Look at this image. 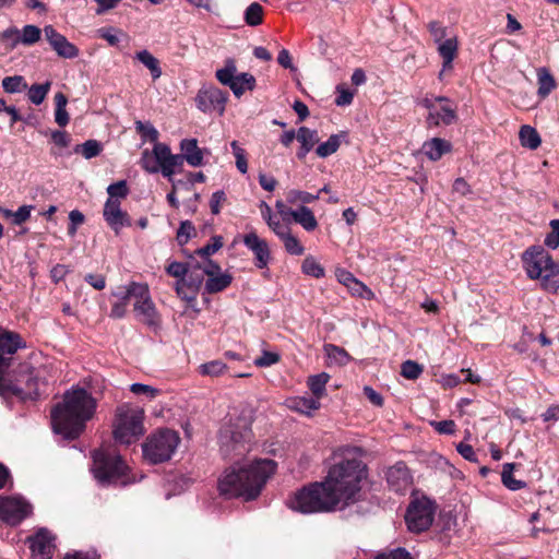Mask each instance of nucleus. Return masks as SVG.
<instances>
[{
  "mask_svg": "<svg viewBox=\"0 0 559 559\" xmlns=\"http://www.w3.org/2000/svg\"><path fill=\"white\" fill-rule=\"evenodd\" d=\"M25 347L26 342L19 333L0 326V396L7 404L13 400L34 401L39 396L38 379L29 365H21L16 376L7 374L14 360V354Z\"/></svg>",
  "mask_w": 559,
  "mask_h": 559,
  "instance_id": "f257e3e1",
  "label": "nucleus"
},
{
  "mask_svg": "<svg viewBox=\"0 0 559 559\" xmlns=\"http://www.w3.org/2000/svg\"><path fill=\"white\" fill-rule=\"evenodd\" d=\"M96 409V401L83 388L67 391L63 401L51 409L53 430L68 440L78 439Z\"/></svg>",
  "mask_w": 559,
  "mask_h": 559,
  "instance_id": "f03ea898",
  "label": "nucleus"
},
{
  "mask_svg": "<svg viewBox=\"0 0 559 559\" xmlns=\"http://www.w3.org/2000/svg\"><path fill=\"white\" fill-rule=\"evenodd\" d=\"M273 460H255L253 463L226 469L218 479L219 493L228 498L241 497L246 501L258 498L267 479L275 473Z\"/></svg>",
  "mask_w": 559,
  "mask_h": 559,
  "instance_id": "7ed1b4c3",
  "label": "nucleus"
},
{
  "mask_svg": "<svg viewBox=\"0 0 559 559\" xmlns=\"http://www.w3.org/2000/svg\"><path fill=\"white\" fill-rule=\"evenodd\" d=\"M367 478V465L358 459H343L330 467L324 478L329 490L336 496L337 502H355L361 490V483Z\"/></svg>",
  "mask_w": 559,
  "mask_h": 559,
  "instance_id": "20e7f679",
  "label": "nucleus"
},
{
  "mask_svg": "<svg viewBox=\"0 0 559 559\" xmlns=\"http://www.w3.org/2000/svg\"><path fill=\"white\" fill-rule=\"evenodd\" d=\"M522 263L531 280H538L540 287L551 294L559 289V260L555 261L543 246H531L522 253Z\"/></svg>",
  "mask_w": 559,
  "mask_h": 559,
  "instance_id": "39448f33",
  "label": "nucleus"
},
{
  "mask_svg": "<svg viewBox=\"0 0 559 559\" xmlns=\"http://www.w3.org/2000/svg\"><path fill=\"white\" fill-rule=\"evenodd\" d=\"M326 486L324 480L304 486L294 493L287 506L304 514L334 511L340 503Z\"/></svg>",
  "mask_w": 559,
  "mask_h": 559,
  "instance_id": "423d86ee",
  "label": "nucleus"
},
{
  "mask_svg": "<svg viewBox=\"0 0 559 559\" xmlns=\"http://www.w3.org/2000/svg\"><path fill=\"white\" fill-rule=\"evenodd\" d=\"M144 409L130 403H123L116 408L112 423V436L116 442L131 444L144 433Z\"/></svg>",
  "mask_w": 559,
  "mask_h": 559,
  "instance_id": "0eeeda50",
  "label": "nucleus"
},
{
  "mask_svg": "<svg viewBox=\"0 0 559 559\" xmlns=\"http://www.w3.org/2000/svg\"><path fill=\"white\" fill-rule=\"evenodd\" d=\"M252 430L242 419H237L221 429V452L225 457L237 460L250 451Z\"/></svg>",
  "mask_w": 559,
  "mask_h": 559,
  "instance_id": "6e6552de",
  "label": "nucleus"
},
{
  "mask_svg": "<svg viewBox=\"0 0 559 559\" xmlns=\"http://www.w3.org/2000/svg\"><path fill=\"white\" fill-rule=\"evenodd\" d=\"M180 436L169 428H162L150 435L142 444L143 456L152 464L167 462L176 452Z\"/></svg>",
  "mask_w": 559,
  "mask_h": 559,
  "instance_id": "1a4fd4ad",
  "label": "nucleus"
},
{
  "mask_svg": "<svg viewBox=\"0 0 559 559\" xmlns=\"http://www.w3.org/2000/svg\"><path fill=\"white\" fill-rule=\"evenodd\" d=\"M92 471L95 478L105 486L122 480L128 466L119 454L100 449L93 453Z\"/></svg>",
  "mask_w": 559,
  "mask_h": 559,
  "instance_id": "9d476101",
  "label": "nucleus"
},
{
  "mask_svg": "<svg viewBox=\"0 0 559 559\" xmlns=\"http://www.w3.org/2000/svg\"><path fill=\"white\" fill-rule=\"evenodd\" d=\"M435 504L426 497L413 500L406 511L405 522L411 532L421 533L427 531L435 519Z\"/></svg>",
  "mask_w": 559,
  "mask_h": 559,
  "instance_id": "9b49d317",
  "label": "nucleus"
},
{
  "mask_svg": "<svg viewBox=\"0 0 559 559\" xmlns=\"http://www.w3.org/2000/svg\"><path fill=\"white\" fill-rule=\"evenodd\" d=\"M31 512V506L21 498L0 496V521L15 526L25 520Z\"/></svg>",
  "mask_w": 559,
  "mask_h": 559,
  "instance_id": "f8f14e48",
  "label": "nucleus"
},
{
  "mask_svg": "<svg viewBox=\"0 0 559 559\" xmlns=\"http://www.w3.org/2000/svg\"><path fill=\"white\" fill-rule=\"evenodd\" d=\"M228 99V93L216 86L202 87L199 90L195 104L203 112L218 111L222 115L225 110V104Z\"/></svg>",
  "mask_w": 559,
  "mask_h": 559,
  "instance_id": "ddd939ff",
  "label": "nucleus"
},
{
  "mask_svg": "<svg viewBox=\"0 0 559 559\" xmlns=\"http://www.w3.org/2000/svg\"><path fill=\"white\" fill-rule=\"evenodd\" d=\"M133 310L140 321L150 328H158L160 325L159 313L151 298L147 284L144 285L142 293L134 301Z\"/></svg>",
  "mask_w": 559,
  "mask_h": 559,
  "instance_id": "4468645a",
  "label": "nucleus"
},
{
  "mask_svg": "<svg viewBox=\"0 0 559 559\" xmlns=\"http://www.w3.org/2000/svg\"><path fill=\"white\" fill-rule=\"evenodd\" d=\"M242 242L252 252L254 266L260 270L266 269L272 260L267 241L260 238L255 231H250L243 236Z\"/></svg>",
  "mask_w": 559,
  "mask_h": 559,
  "instance_id": "2eb2a0df",
  "label": "nucleus"
},
{
  "mask_svg": "<svg viewBox=\"0 0 559 559\" xmlns=\"http://www.w3.org/2000/svg\"><path fill=\"white\" fill-rule=\"evenodd\" d=\"M32 554L38 559H51L55 551V536L47 528H39L33 536L27 537Z\"/></svg>",
  "mask_w": 559,
  "mask_h": 559,
  "instance_id": "dca6fc26",
  "label": "nucleus"
},
{
  "mask_svg": "<svg viewBox=\"0 0 559 559\" xmlns=\"http://www.w3.org/2000/svg\"><path fill=\"white\" fill-rule=\"evenodd\" d=\"M103 216L116 235H119L123 227H130L132 225L128 212L121 210V202L107 200L103 209Z\"/></svg>",
  "mask_w": 559,
  "mask_h": 559,
  "instance_id": "f3484780",
  "label": "nucleus"
},
{
  "mask_svg": "<svg viewBox=\"0 0 559 559\" xmlns=\"http://www.w3.org/2000/svg\"><path fill=\"white\" fill-rule=\"evenodd\" d=\"M435 100L440 103V109L428 114L426 121L429 127H439L441 123L450 126L457 120L456 106L445 96H436Z\"/></svg>",
  "mask_w": 559,
  "mask_h": 559,
  "instance_id": "a211bd4d",
  "label": "nucleus"
},
{
  "mask_svg": "<svg viewBox=\"0 0 559 559\" xmlns=\"http://www.w3.org/2000/svg\"><path fill=\"white\" fill-rule=\"evenodd\" d=\"M389 487L397 493L406 492L412 484V474L404 462H396L385 473Z\"/></svg>",
  "mask_w": 559,
  "mask_h": 559,
  "instance_id": "6ab92c4d",
  "label": "nucleus"
},
{
  "mask_svg": "<svg viewBox=\"0 0 559 559\" xmlns=\"http://www.w3.org/2000/svg\"><path fill=\"white\" fill-rule=\"evenodd\" d=\"M46 39L58 53V56L67 59L75 58L79 55L76 46L71 44L66 36L55 29L53 26L47 25L44 28Z\"/></svg>",
  "mask_w": 559,
  "mask_h": 559,
  "instance_id": "aec40b11",
  "label": "nucleus"
},
{
  "mask_svg": "<svg viewBox=\"0 0 559 559\" xmlns=\"http://www.w3.org/2000/svg\"><path fill=\"white\" fill-rule=\"evenodd\" d=\"M236 70L235 61L227 60L225 67L216 71L215 76L223 85L228 86L236 97H240L245 93V87L238 85L235 76Z\"/></svg>",
  "mask_w": 559,
  "mask_h": 559,
  "instance_id": "412c9836",
  "label": "nucleus"
},
{
  "mask_svg": "<svg viewBox=\"0 0 559 559\" xmlns=\"http://www.w3.org/2000/svg\"><path fill=\"white\" fill-rule=\"evenodd\" d=\"M297 141L300 143L296 156L299 160H305L308 153L319 142L318 131L307 127H300L297 131Z\"/></svg>",
  "mask_w": 559,
  "mask_h": 559,
  "instance_id": "4be33fe9",
  "label": "nucleus"
},
{
  "mask_svg": "<svg viewBox=\"0 0 559 559\" xmlns=\"http://www.w3.org/2000/svg\"><path fill=\"white\" fill-rule=\"evenodd\" d=\"M452 145L441 138H433L423 144V153L433 162L439 160L445 153L451 152Z\"/></svg>",
  "mask_w": 559,
  "mask_h": 559,
  "instance_id": "5701e85b",
  "label": "nucleus"
},
{
  "mask_svg": "<svg viewBox=\"0 0 559 559\" xmlns=\"http://www.w3.org/2000/svg\"><path fill=\"white\" fill-rule=\"evenodd\" d=\"M144 285V283L130 282L128 285L118 286L111 294L117 298V302L123 304L128 308L131 299L138 300Z\"/></svg>",
  "mask_w": 559,
  "mask_h": 559,
  "instance_id": "b1692460",
  "label": "nucleus"
},
{
  "mask_svg": "<svg viewBox=\"0 0 559 559\" xmlns=\"http://www.w3.org/2000/svg\"><path fill=\"white\" fill-rule=\"evenodd\" d=\"M459 43L456 37L447 38L439 43L438 52L442 58V70H451L457 55Z\"/></svg>",
  "mask_w": 559,
  "mask_h": 559,
  "instance_id": "393cba45",
  "label": "nucleus"
},
{
  "mask_svg": "<svg viewBox=\"0 0 559 559\" xmlns=\"http://www.w3.org/2000/svg\"><path fill=\"white\" fill-rule=\"evenodd\" d=\"M180 148L186 162L192 167L203 165V152L198 146L195 139H185L180 143Z\"/></svg>",
  "mask_w": 559,
  "mask_h": 559,
  "instance_id": "a878e982",
  "label": "nucleus"
},
{
  "mask_svg": "<svg viewBox=\"0 0 559 559\" xmlns=\"http://www.w3.org/2000/svg\"><path fill=\"white\" fill-rule=\"evenodd\" d=\"M288 215H290L293 219L300 224L307 231H312L318 227V222L313 212L305 205H300L297 210L288 209Z\"/></svg>",
  "mask_w": 559,
  "mask_h": 559,
  "instance_id": "bb28decb",
  "label": "nucleus"
},
{
  "mask_svg": "<svg viewBox=\"0 0 559 559\" xmlns=\"http://www.w3.org/2000/svg\"><path fill=\"white\" fill-rule=\"evenodd\" d=\"M166 272L168 275L177 278V283H176L177 295L183 300H191L192 297L181 295L182 294L181 284H183L186 282L187 274L189 272L187 264L174 261V262L169 263V265L166 267Z\"/></svg>",
  "mask_w": 559,
  "mask_h": 559,
  "instance_id": "cd10ccee",
  "label": "nucleus"
},
{
  "mask_svg": "<svg viewBox=\"0 0 559 559\" xmlns=\"http://www.w3.org/2000/svg\"><path fill=\"white\" fill-rule=\"evenodd\" d=\"M537 83H538V90L537 95L544 99L549 96V94L557 87V83L546 68H540L537 71Z\"/></svg>",
  "mask_w": 559,
  "mask_h": 559,
  "instance_id": "c85d7f7f",
  "label": "nucleus"
},
{
  "mask_svg": "<svg viewBox=\"0 0 559 559\" xmlns=\"http://www.w3.org/2000/svg\"><path fill=\"white\" fill-rule=\"evenodd\" d=\"M346 132L332 134L325 142L318 145L316 154L321 158H325L334 154L340 148L342 139L346 138Z\"/></svg>",
  "mask_w": 559,
  "mask_h": 559,
  "instance_id": "c756f323",
  "label": "nucleus"
},
{
  "mask_svg": "<svg viewBox=\"0 0 559 559\" xmlns=\"http://www.w3.org/2000/svg\"><path fill=\"white\" fill-rule=\"evenodd\" d=\"M233 276L228 273H221L213 277H210L205 282V292L207 294H216L225 290L230 286Z\"/></svg>",
  "mask_w": 559,
  "mask_h": 559,
  "instance_id": "7c9ffc66",
  "label": "nucleus"
},
{
  "mask_svg": "<svg viewBox=\"0 0 559 559\" xmlns=\"http://www.w3.org/2000/svg\"><path fill=\"white\" fill-rule=\"evenodd\" d=\"M135 58L150 70L153 80H157L162 76L159 61L148 50L144 49L138 51Z\"/></svg>",
  "mask_w": 559,
  "mask_h": 559,
  "instance_id": "2f4dec72",
  "label": "nucleus"
},
{
  "mask_svg": "<svg viewBox=\"0 0 559 559\" xmlns=\"http://www.w3.org/2000/svg\"><path fill=\"white\" fill-rule=\"evenodd\" d=\"M515 463H506L502 467L501 481L510 490L515 491L526 487V483L523 480L515 479L513 472L515 469Z\"/></svg>",
  "mask_w": 559,
  "mask_h": 559,
  "instance_id": "473e14b6",
  "label": "nucleus"
},
{
  "mask_svg": "<svg viewBox=\"0 0 559 559\" xmlns=\"http://www.w3.org/2000/svg\"><path fill=\"white\" fill-rule=\"evenodd\" d=\"M330 380V374L326 372H321L319 374L310 376L308 378L307 384L313 397L320 401V399L325 395V385Z\"/></svg>",
  "mask_w": 559,
  "mask_h": 559,
  "instance_id": "72a5a7b5",
  "label": "nucleus"
},
{
  "mask_svg": "<svg viewBox=\"0 0 559 559\" xmlns=\"http://www.w3.org/2000/svg\"><path fill=\"white\" fill-rule=\"evenodd\" d=\"M519 136L522 146L530 150H536L542 142L538 132L533 127L527 124L521 127Z\"/></svg>",
  "mask_w": 559,
  "mask_h": 559,
  "instance_id": "f704fd0d",
  "label": "nucleus"
},
{
  "mask_svg": "<svg viewBox=\"0 0 559 559\" xmlns=\"http://www.w3.org/2000/svg\"><path fill=\"white\" fill-rule=\"evenodd\" d=\"M321 403L316 397H296L292 401L290 407L301 414L310 415L311 412L319 409Z\"/></svg>",
  "mask_w": 559,
  "mask_h": 559,
  "instance_id": "c9c22d12",
  "label": "nucleus"
},
{
  "mask_svg": "<svg viewBox=\"0 0 559 559\" xmlns=\"http://www.w3.org/2000/svg\"><path fill=\"white\" fill-rule=\"evenodd\" d=\"M41 36V29L35 25H25L22 32L19 33V37L15 43L23 44L25 46H32L36 44Z\"/></svg>",
  "mask_w": 559,
  "mask_h": 559,
  "instance_id": "e433bc0d",
  "label": "nucleus"
},
{
  "mask_svg": "<svg viewBox=\"0 0 559 559\" xmlns=\"http://www.w3.org/2000/svg\"><path fill=\"white\" fill-rule=\"evenodd\" d=\"M103 151V145L97 140H87L74 147V153L82 154L86 159L98 156Z\"/></svg>",
  "mask_w": 559,
  "mask_h": 559,
  "instance_id": "4c0bfd02",
  "label": "nucleus"
},
{
  "mask_svg": "<svg viewBox=\"0 0 559 559\" xmlns=\"http://www.w3.org/2000/svg\"><path fill=\"white\" fill-rule=\"evenodd\" d=\"M135 131L140 134L141 139L146 142H158L159 133L157 129L151 122H142L136 120L134 122Z\"/></svg>",
  "mask_w": 559,
  "mask_h": 559,
  "instance_id": "58836bf2",
  "label": "nucleus"
},
{
  "mask_svg": "<svg viewBox=\"0 0 559 559\" xmlns=\"http://www.w3.org/2000/svg\"><path fill=\"white\" fill-rule=\"evenodd\" d=\"M245 22L249 26H258L263 22V7L252 2L245 11Z\"/></svg>",
  "mask_w": 559,
  "mask_h": 559,
  "instance_id": "ea45409f",
  "label": "nucleus"
},
{
  "mask_svg": "<svg viewBox=\"0 0 559 559\" xmlns=\"http://www.w3.org/2000/svg\"><path fill=\"white\" fill-rule=\"evenodd\" d=\"M130 190L126 180H119L111 183L107 188L108 199L115 202H121V199H126Z\"/></svg>",
  "mask_w": 559,
  "mask_h": 559,
  "instance_id": "a19ab883",
  "label": "nucleus"
},
{
  "mask_svg": "<svg viewBox=\"0 0 559 559\" xmlns=\"http://www.w3.org/2000/svg\"><path fill=\"white\" fill-rule=\"evenodd\" d=\"M318 199H319V193L311 194L309 192L300 191V190H296V189H292L286 193V201L290 204L301 203L304 205V204L312 203Z\"/></svg>",
  "mask_w": 559,
  "mask_h": 559,
  "instance_id": "79ce46f5",
  "label": "nucleus"
},
{
  "mask_svg": "<svg viewBox=\"0 0 559 559\" xmlns=\"http://www.w3.org/2000/svg\"><path fill=\"white\" fill-rule=\"evenodd\" d=\"M2 87L5 93H19L27 88V83L21 75L5 76L2 80Z\"/></svg>",
  "mask_w": 559,
  "mask_h": 559,
  "instance_id": "37998d69",
  "label": "nucleus"
},
{
  "mask_svg": "<svg viewBox=\"0 0 559 559\" xmlns=\"http://www.w3.org/2000/svg\"><path fill=\"white\" fill-rule=\"evenodd\" d=\"M301 270L305 274L310 275L314 278H321L324 276L323 266L317 262L312 255H308L304 259Z\"/></svg>",
  "mask_w": 559,
  "mask_h": 559,
  "instance_id": "c03bdc74",
  "label": "nucleus"
},
{
  "mask_svg": "<svg viewBox=\"0 0 559 559\" xmlns=\"http://www.w3.org/2000/svg\"><path fill=\"white\" fill-rule=\"evenodd\" d=\"M285 247V250L293 255H301L305 252V247L300 243L297 237L292 235L290 230L285 231V235L280 238Z\"/></svg>",
  "mask_w": 559,
  "mask_h": 559,
  "instance_id": "a18cd8bd",
  "label": "nucleus"
},
{
  "mask_svg": "<svg viewBox=\"0 0 559 559\" xmlns=\"http://www.w3.org/2000/svg\"><path fill=\"white\" fill-rule=\"evenodd\" d=\"M50 82H46L44 84H33L28 90V99L34 105H40L46 98L50 90Z\"/></svg>",
  "mask_w": 559,
  "mask_h": 559,
  "instance_id": "49530a36",
  "label": "nucleus"
},
{
  "mask_svg": "<svg viewBox=\"0 0 559 559\" xmlns=\"http://www.w3.org/2000/svg\"><path fill=\"white\" fill-rule=\"evenodd\" d=\"M201 271V265L199 263L195 264V266L192 270H189L187 276V283H188V289L191 292V300L195 298V293L200 285L203 282V273L199 272Z\"/></svg>",
  "mask_w": 559,
  "mask_h": 559,
  "instance_id": "de8ad7c7",
  "label": "nucleus"
},
{
  "mask_svg": "<svg viewBox=\"0 0 559 559\" xmlns=\"http://www.w3.org/2000/svg\"><path fill=\"white\" fill-rule=\"evenodd\" d=\"M323 348L328 357L335 360L338 365H346L350 360L348 353L337 345L325 344Z\"/></svg>",
  "mask_w": 559,
  "mask_h": 559,
  "instance_id": "09e8293b",
  "label": "nucleus"
},
{
  "mask_svg": "<svg viewBox=\"0 0 559 559\" xmlns=\"http://www.w3.org/2000/svg\"><path fill=\"white\" fill-rule=\"evenodd\" d=\"M194 236H197V230L192 222H181L176 236L178 243L183 246Z\"/></svg>",
  "mask_w": 559,
  "mask_h": 559,
  "instance_id": "8fccbe9b",
  "label": "nucleus"
},
{
  "mask_svg": "<svg viewBox=\"0 0 559 559\" xmlns=\"http://www.w3.org/2000/svg\"><path fill=\"white\" fill-rule=\"evenodd\" d=\"M199 369L202 376L218 377L224 373L227 366L222 360H212L202 364Z\"/></svg>",
  "mask_w": 559,
  "mask_h": 559,
  "instance_id": "3c124183",
  "label": "nucleus"
},
{
  "mask_svg": "<svg viewBox=\"0 0 559 559\" xmlns=\"http://www.w3.org/2000/svg\"><path fill=\"white\" fill-rule=\"evenodd\" d=\"M338 281L347 287L358 286L360 289H364L368 296H372V292L361 282L354 277V275L346 270H338L337 273Z\"/></svg>",
  "mask_w": 559,
  "mask_h": 559,
  "instance_id": "603ef678",
  "label": "nucleus"
},
{
  "mask_svg": "<svg viewBox=\"0 0 559 559\" xmlns=\"http://www.w3.org/2000/svg\"><path fill=\"white\" fill-rule=\"evenodd\" d=\"M421 373L423 367L414 360H406L401 366V374L408 380H416Z\"/></svg>",
  "mask_w": 559,
  "mask_h": 559,
  "instance_id": "864d4df0",
  "label": "nucleus"
},
{
  "mask_svg": "<svg viewBox=\"0 0 559 559\" xmlns=\"http://www.w3.org/2000/svg\"><path fill=\"white\" fill-rule=\"evenodd\" d=\"M224 246L222 236H213L211 242L202 248H199L195 253L202 258H209L210 255L217 252Z\"/></svg>",
  "mask_w": 559,
  "mask_h": 559,
  "instance_id": "5fc2aeb1",
  "label": "nucleus"
},
{
  "mask_svg": "<svg viewBox=\"0 0 559 559\" xmlns=\"http://www.w3.org/2000/svg\"><path fill=\"white\" fill-rule=\"evenodd\" d=\"M233 148L234 156L236 158V167L241 174H246L248 171V163H247V153L246 151L239 146L237 141H233L230 143Z\"/></svg>",
  "mask_w": 559,
  "mask_h": 559,
  "instance_id": "6e6d98bb",
  "label": "nucleus"
},
{
  "mask_svg": "<svg viewBox=\"0 0 559 559\" xmlns=\"http://www.w3.org/2000/svg\"><path fill=\"white\" fill-rule=\"evenodd\" d=\"M140 165L145 171L150 174H156L159 171V164L157 163L155 155L147 148L142 152Z\"/></svg>",
  "mask_w": 559,
  "mask_h": 559,
  "instance_id": "4d7b16f0",
  "label": "nucleus"
},
{
  "mask_svg": "<svg viewBox=\"0 0 559 559\" xmlns=\"http://www.w3.org/2000/svg\"><path fill=\"white\" fill-rule=\"evenodd\" d=\"M130 391L135 395H144L148 400L155 399L159 394V390L143 383H133L130 385Z\"/></svg>",
  "mask_w": 559,
  "mask_h": 559,
  "instance_id": "13d9d810",
  "label": "nucleus"
},
{
  "mask_svg": "<svg viewBox=\"0 0 559 559\" xmlns=\"http://www.w3.org/2000/svg\"><path fill=\"white\" fill-rule=\"evenodd\" d=\"M551 231L545 237V245L550 249L559 247V219H551L549 223Z\"/></svg>",
  "mask_w": 559,
  "mask_h": 559,
  "instance_id": "bf43d9fd",
  "label": "nucleus"
},
{
  "mask_svg": "<svg viewBox=\"0 0 559 559\" xmlns=\"http://www.w3.org/2000/svg\"><path fill=\"white\" fill-rule=\"evenodd\" d=\"M227 197L223 190L214 192L210 200L211 213L217 215L221 213L222 206L226 203Z\"/></svg>",
  "mask_w": 559,
  "mask_h": 559,
  "instance_id": "052dcab7",
  "label": "nucleus"
},
{
  "mask_svg": "<svg viewBox=\"0 0 559 559\" xmlns=\"http://www.w3.org/2000/svg\"><path fill=\"white\" fill-rule=\"evenodd\" d=\"M428 31L433 37L436 43L442 41L447 36V27H444L439 21H431L428 23Z\"/></svg>",
  "mask_w": 559,
  "mask_h": 559,
  "instance_id": "680f3d73",
  "label": "nucleus"
},
{
  "mask_svg": "<svg viewBox=\"0 0 559 559\" xmlns=\"http://www.w3.org/2000/svg\"><path fill=\"white\" fill-rule=\"evenodd\" d=\"M430 425L437 432L441 435H453L456 429V424L452 419L431 421Z\"/></svg>",
  "mask_w": 559,
  "mask_h": 559,
  "instance_id": "e2e57ef3",
  "label": "nucleus"
},
{
  "mask_svg": "<svg viewBox=\"0 0 559 559\" xmlns=\"http://www.w3.org/2000/svg\"><path fill=\"white\" fill-rule=\"evenodd\" d=\"M281 356L277 353L273 352H263V354L254 360L255 366L258 367H270L276 362H278Z\"/></svg>",
  "mask_w": 559,
  "mask_h": 559,
  "instance_id": "0e129e2a",
  "label": "nucleus"
},
{
  "mask_svg": "<svg viewBox=\"0 0 559 559\" xmlns=\"http://www.w3.org/2000/svg\"><path fill=\"white\" fill-rule=\"evenodd\" d=\"M152 152L155 155V158L159 165L163 163H167L171 154L169 146L159 142L155 143Z\"/></svg>",
  "mask_w": 559,
  "mask_h": 559,
  "instance_id": "69168bd1",
  "label": "nucleus"
},
{
  "mask_svg": "<svg viewBox=\"0 0 559 559\" xmlns=\"http://www.w3.org/2000/svg\"><path fill=\"white\" fill-rule=\"evenodd\" d=\"M374 559H413L405 548H396L386 552H381Z\"/></svg>",
  "mask_w": 559,
  "mask_h": 559,
  "instance_id": "338daca9",
  "label": "nucleus"
},
{
  "mask_svg": "<svg viewBox=\"0 0 559 559\" xmlns=\"http://www.w3.org/2000/svg\"><path fill=\"white\" fill-rule=\"evenodd\" d=\"M32 210V205L20 206L17 211L14 212L12 224L17 226L24 224L26 221L29 219Z\"/></svg>",
  "mask_w": 559,
  "mask_h": 559,
  "instance_id": "774afa93",
  "label": "nucleus"
}]
</instances>
